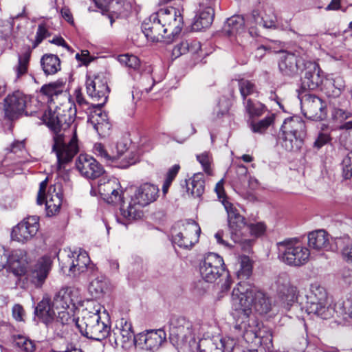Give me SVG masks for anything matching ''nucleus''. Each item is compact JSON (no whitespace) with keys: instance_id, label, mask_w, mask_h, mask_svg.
<instances>
[{"instance_id":"obj_60","label":"nucleus","mask_w":352,"mask_h":352,"mask_svg":"<svg viewBox=\"0 0 352 352\" xmlns=\"http://www.w3.org/2000/svg\"><path fill=\"white\" fill-rule=\"evenodd\" d=\"M9 252V250H6L4 247L0 246V271L4 269L8 270Z\"/></svg>"},{"instance_id":"obj_40","label":"nucleus","mask_w":352,"mask_h":352,"mask_svg":"<svg viewBox=\"0 0 352 352\" xmlns=\"http://www.w3.org/2000/svg\"><path fill=\"white\" fill-rule=\"evenodd\" d=\"M334 312L344 320H352V292L344 300L339 301L335 305Z\"/></svg>"},{"instance_id":"obj_13","label":"nucleus","mask_w":352,"mask_h":352,"mask_svg":"<svg viewBox=\"0 0 352 352\" xmlns=\"http://www.w3.org/2000/svg\"><path fill=\"white\" fill-rule=\"evenodd\" d=\"M199 270L205 281L214 283L225 273L223 259L217 254L208 253L200 261Z\"/></svg>"},{"instance_id":"obj_58","label":"nucleus","mask_w":352,"mask_h":352,"mask_svg":"<svg viewBox=\"0 0 352 352\" xmlns=\"http://www.w3.org/2000/svg\"><path fill=\"white\" fill-rule=\"evenodd\" d=\"M333 118L340 122H342L352 116L351 112L340 108H335L332 113Z\"/></svg>"},{"instance_id":"obj_64","label":"nucleus","mask_w":352,"mask_h":352,"mask_svg":"<svg viewBox=\"0 0 352 352\" xmlns=\"http://www.w3.org/2000/svg\"><path fill=\"white\" fill-rule=\"evenodd\" d=\"M76 58L85 65H87L91 61L89 52L87 50L82 51L81 54H76Z\"/></svg>"},{"instance_id":"obj_46","label":"nucleus","mask_w":352,"mask_h":352,"mask_svg":"<svg viewBox=\"0 0 352 352\" xmlns=\"http://www.w3.org/2000/svg\"><path fill=\"white\" fill-rule=\"evenodd\" d=\"M25 8L24 7L21 13L12 16L10 20L3 21L0 25V36L2 39L8 41L12 36V29L14 26V20L25 16Z\"/></svg>"},{"instance_id":"obj_29","label":"nucleus","mask_w":352,"mask_h":352,"mask_svg":"<svg viewBox=\"0 0 352 352\" xmlns=\"http://www.w3.org/2000/svg\"><path fill=\"white\" fill-rule=\"evenodd\" d=\"M304 61L292 53H284L279 61L278 67L280 72L287 76H290L298 70L303 69Z\"/></svg>"},{"instance_id":"obj_61","label":"nucleus","mask_w":352,"mask_h":352,"mask_svg":"<svg viewBox=\"0 0 352 352\" xmlns=\"http://www.w3.org/2000/svg\"><path fill=\"white\" fill-rule=\"evenodd\" d=\"M25 311L23 307L19 304H16L12 307V316L17 321H23Z\"/></svg>"},{"instance_id":"obj_39","label":"nucleus","mask_w":352,"mask_h":352,"mask_svg":"<svg viewBox=\"0 0 352 352\" xmlns=\"http://www.w3.org/2000/svg\"><path fill=\"white\" fill-rule=\"evenodd\" d=\"M244 30V19L241 16H233L228 19L224 25V31L229 35L241 34Z\"/></svg>"},{"instance_id":"obj_42","label":"nucleus","mask_w":352,"mask_h":352,"mask_svg":"<svg viewBox=\"0 0 352 352\" xmlns=\"http://www.w3.org/2000/svg\"><path fill=\"white\" fill-rule=\"evenodd\" d=\"M275 114L269 113L263 119L258 121H252L250 123V128L254 133L263 134L267 129L274 124Z\"/></svg>"},{"instance_id":"obj_27","label":"nucleus","mask_w":352,"mask_h":352,"mask_svg":"<svg viewBox=\"0 0 352 352\" xmlns=\"http://www.w3.org/2000/svg\"><path fill=\"white\" fill-rule=\"evenodd\" d=\"M150 204L148 199H121V215L129 220L140 219L143 216V208Z\"/></svg>"},{"instance_id":"obj_22","label":"nucleus","mask_w":352,"mask_h":352,"mask_svg":"<svg viewBox=\"0 0 352 352\" xmlns=\"http://www.w3.org/2000/svg\"><path fill=\"white\" fill-rule=\"evenodd\" d=\"M134 337L135 336H134L131 323L124 318L117 321L116 327L110 334V339L113 338L115 344L122 347L134 344Z\"/></svg>"},{"instance_id":"obj_10","label":"nucleus","mask_w":352,"mask_h":352,"mask_svg":"<svg viewBox=\"0 0 352 352\" xmlns=\"http://www.w3.org/2000/svg\"><path fill=\"white\" fill-rule=\"evenodd\" d=\"M86 319V322L76 325L82 335L95 340H102L110 336V326L105 311L100 318L93 316V318L87 317Z\"/></svg>"},{"instance_id":"obj_43","label":"nucleus","mask_w":352,"mask_h":352,"mask_svg":"<svg viewBox=\"0 0 352 352\" xmlns=\"http://www.w3.org/2000/svg\"><path fill=\"white\" fill-rule=\"evenodd\" d=\"M30 278L31 282L37 287H41L44 283V258L41 257L31 270Z\"/></svg>"},{"instance_id":"obj_9","label":"nucleus","mask_w":352,"mask_h":352,"mask_svg":"<svg viewBox=\"0 0 352 352\" xmlns=\"http://www.w3.org/2000/svg\"><path fill=\"white\" fill-rule=\"evenodd\" d=\"M201 228L193 220L177 223L172 229L174 244L179 248L190 250L199 241Z\"/></svg>"},{"instance_id":"obj_49","label":"nucleus","mask_w":352,"mask_h":352,"mask_svg":"<svg viewBox=\"0 0 352 352\" xmlns=\"http://www.w3.org/2000/svg\"><path fill=\"white\" fill-rule=\"evenodd\" d=\"M196 159L201 164L204 173L209 175H213L212 168L211 165L212 163V156L208 151H204L196 155Z\"/></svg>"},{"instance_id":"obj_57","label":"nucleus","mask_w":352,"mask_h":352,"mask_svg":"<svg viewBox=\"0 0 352 352\" xmlns=\"http://www.w3.org/2000/svg\"><path fill=\"white\" fill-rule=\"evenodd\" d=\"M333 86L334 87V89L332 91L333 96H339L345 87V82L343 78L338 76L333 78Z\"/></svg>"},{"instance_id":"obj_23","label":"nucleus","mask_w":352,"mask_h":352,"mask_svg":"<svg viewBox=\"0 0 352 352\" xmlns=\"http://www.w3.org/2000/svg\"><path fill=\"white\" fill-rule=\"evenodd\" d=\"M331 241V236L322 229L314 230L307 234L309 249L318 253L333 250Z\"/></svg>"},{"instance_id":"obj_11","label":"nucleus","mask_w":352,"mask_h":352,"mask_svg":"<svg viewBox=\"0 0 352 352\" xmlns=\"http://www.w3.org/2000/svg\"><path fill=\"white\" fill-rule=\"evenodd\" d=\"M59 260L60 272L69 277H76L85 272L90 262L87 253L81 250L62 256Z\"/></svg>"},{"instance_id":"obj_1","label":"nucleus","mask_w":352,"mask_h":352,"mask_svg":"<svg viewBox=\"0 0 352 352\" xmlns=\"http://www.w3.org/2000/svg\"><path fill=\"white\" fill-rule=\"evenodd\" d=\"M231 305L235 328L242 331L244 339L249 342L260 337V324L252 310L259 314L271 310L272 302L265 294L247 283H239L232 290Z\"/></svg>"},{"instance_id":"obj_63","label":"nucleus","mask_w":352,"mask_h":352,"mask_svg":"<svg viewBox=\"0 0 352 352\" xmlns=\"http://www.w3.org/2000/svg\"><path fill=\"white\" fill-rule=\"evenodd\" d=\"M180 167L179 165L175 164L168 169L165 181L172 183L178 174Z\"/></svg>"},{"instance_id":"obj_21","label":"nucleus","mask_w":352,"mask_h":352,"mask_svg":"<svg viewBox=\"0 0 352 352\" xmlns=\"http://www.w3.org/2000/svg\"><path fill=\"white\" fill-rule=\"evenodd\" d=\"M76 169L80 175L89 179H95L104 173V169L96 159L88 155L80 154L76 161Z\"/></svg>"},{"instance_id":"obj_38","label":"nucleus","mask_w":352,"mask_h":352,"mask_svg":"<svg viewBox=\"0 0 352 352\" xmlns=\"http://www.w3.org/2000/svg\"><path fill=\"white\" fill-rule=\"evenodd\" d=\"M160 189L154 184L146 182L136 187L135 190V198H157L159 197Z\"/></svg>"},{"instance_id":"obj_56","label":"nucleus","mask_w":352,"mask_h":352,"mask_svg":"<svg viewBox=\"0 0 352 352\" xmlns=\"http://www.w3.org/2000/svg\"><path fill=\"white\" fill-rule=\"evenodd\" d=\"M248 228L251 235L256 237L263 235L266 230V226L263 222L251 223L248 226Z\"/></svg>"},{"instance_id":"obj_47","label":"nucleus","mask_w":352,"mask_h":352,"mask_svg":"<svg viewBox=\"0 0 352 352\" xmlns=\"http://www.w3.org/2000/svg\"><path fill=\"white\" fill-rule=\"evenodd\" d=\"M30 57V52H25L23 55L19 56L18 63L14 67V71L16 74L15 80H19L27 74Z\"/></svg>"},{"instance_id":"obj_5","label":"nucleus","mask_w":352,"mask_h":352,"mask_svg":"<svg viewBox=\"0 0 352 352\" xmlns=\"http://www.w3.org/2000/svg\"><path fill=\"white\" fill-rule=\"evenodd\" d=\"M232 200L221 199V204L228 214L230 237L234 242L241 244L242 248L247 250L251 246L252 241L244 237L246 222L245 218L239 212V205Z\"/></svg>"},{"instance_id":"obj_2","label":"nucleus","mask_w":352,"mask_h":352,"mask_svg":"<svg viewBox=\"0 0 352 352\" xmlns=\"http://www.w3.org/2000/svg\"><path fill=\"white\" fill-rule=\"evenodd\" d=\"M45 125L49 128L52 135V153H55L59 168L72 161L78 152V139L76 127L67 129L62 120L54 112L50 113Z\"/></svg>"},{"instance_id":"obj_36","label":"nucleus","mask_w":352,"mask_h":352,"mask_svg":"<svg viewBox=\"0 0 352 352\" xmlns=\"http://www.w3.org/2000/svg\"><path fill=\"white\" fill-rule=\"evenodd\" d=\"M199 352H224V342L219 338L204 339L199 341Z\"/></svg>"},{"instance_id":"obj_33","label":"nucleus","mask_w":352,"mask_h":352,"mask_svg":"<svg viewBox=\"0 0 352 352\" xmlns=\"http://www.w3.org/2000/svg\"><path fill=\"white\" fill-rule=\"evenodd\" d=\"M187 193L188 196L195 198L201 197L205 190V180L202 173H195L186 182Z\"/></svg>"},{"instance_id":"obj_50","label":"nucleus","mask_w":352,"mask_h":352,"mask_svg":"<svg viewBox=\"0 0 352 352\" xmlns=\"http://www.w3.org/2000/svg\"><path fill=\"white\" fill-rule=\"evenodd\" d=\"M239 88L243 102L248 99L246 98L254 93H256V87L254 83L249 80L241 79L239 80Z\"/></svg>"},{"instance_id":"obj_48","label":"nucleus","mask_w":352,"mask_h":352,"mask_svg":"<svg viewBox=\"0 0 352 352\" xmlns=\"http://www.w3.org/2000/svg\"><path fill=\"white\" fill-rule=\"evenodd\" d=\"M60 69V60L58 56L45 54V76L55 74Z\"/></svg>"},{"instance_id":"obj_18","label":"nucleus","mask_w":352,"mask_h":352,"mask_svg":"<svg viewBox=\"0 0 352 352\" xmlns=\"http://www.w3.org/2000/svg\"><path fill=\"white\" fill-rule=\"evenodd\" d=\"M301 108L304 116L309 120L320 121L326 118V105L321 98L315 95L303 96L301 99Z\"/></svg>"},{"instance_id":"obj_6","label":"nucleus","mask_w":352,"mask_h":352,"mask_svg":"<svg viewBox=\"0 0 352 352\" xmlns=\"http://www.w3.org/2000/svg\"><path fill=\"white\" fill-rule=\"evenodd\" d=\"M32 105L41 106L38 98H30L20 91H14L4 100V111L6 116L11 120L18 118L23 113L26 116L32 115L36 109H32Z\"/></svg>"},{"instance_id":"obj_3","label":"nucleus","mask_w":352,"mask_h":352,"mask_svg":"<svg viewBox=\"0 0 352 352\" xmlns=\"http://www.w3.org/2000/svg\"><path fill=\"white\" fill-rule=\"evenodd\" d=\"M80 302V292L74 287L65 286L55 294L52 302L45 300V324L56 321L62 324L72 320L76 304Z\"/></svg>"},{"instance_id":"obj_45","label":"nucleus","mask_w":352,"mask_h":352,"mask_svg":"<svg viewBox=\"0 0 352 352\" xmlns=\"http://www.w3.org/2000/svg\"><path fill=\"white\" fill-rule=\"evenodd\" d=\"M106 118L107 116L105 114L102 115L100 113L96 116H92L89 120L94 129L100 135H105L111 129V124Z\"/></svg>"},{"instance_id":"obj_52","label":"nucleus","mask_w":352,"mask_h":352,"mask_svg":"<svg viewBox=\"0 0 352 352\" xmlns=\"http://www.w3.org/2000/svg\"><path fill=\"white\" fill-rule=\"evenodd\" d=\"M118 61L127 67L137 69L140 65L139 58L132 54H122L118 56Z\"/></svg>"},{"instance_id":"obj_51","label":"nucleus","mask_w":352,"mask_h":352,"mask_svg":"<svg viewBox=\"0 0 352 352\" xmlns=\"http://www.w3.org/2000/svg\"><path fill=\"white\" fill-rule=\"evenodd\" d=\"M13 340L15 344L27 352H32L34 350V344L32 340L21 335H14Z\"/></svg>"},{"instance_id":"obj_44","label":"nucleus","mask_w":352,"mask_h":352,"mask_svg":"<svg viewBox=\"0 0 352 352\" xmlns=\"http://www.w3.org/2000/svg\"><path fill=\"white\" fill-rule=\"evenodd\" d=\"M108 288V282L102 276L96 277L93 279L89 285V292L94 298H100L107 291Z\"/></svg>"},{"instance_id":"obj_59","label":"nucleus","mask_w":352,"mask_h":352,"mask_svg":"<svg viewBox=\"0 0 352 352\" xmlns=\"http://www.w3.org/2000/svg\"><path fill=\"white\" fill-rule=\"evenodd\" d=\"M190 41H183L179 44L175 46L173 54L176 56L184 54L189 51Z\"/></svg>"},{"instance_id":"obj_26","label":"nucleus","mask_w":352,"mask_h":352,"mask_svg":"<svg viewBox=\"0 0 352 352\" xmlns=\"http://www.w3.org/2000/svg\"><path fill=\"white\" fill-rule=\"evenodd\" d=\"M303 69H305V72L302 78L301 88L304 90H314L318 88L323 80L319 66L316 63L307 61L304 64Z\"/></svg>"},{"instance_id":"obj_25","label":"nucleus","mask_w":352,"mask_h":352,"mask_svg":"<svg viewBox=\"0 0 352 352\" xmlns=\"http://www.w3.org/2000/svg\"><path fill=\"white\" fill-rule=\"evenodd\" d=\"M28 264L29 258L25 250L16 249L9 252L7 272L16 276H21L25 274Z\"/></svg>"},{"instance_id":"obj_24","label":"nucleus","mask_w":352,"mask_h":352,"mask_svg":"<svg viewBox=\"0 0 352 352\" xmlns=\"http://www.w3.org/2000/svg\"><path fill=\"white\" fill-rule=\"evenodd\" d=\"M276 290L285 304L286 309H289L298 297V289L292 284L287 274H281L276 280Z\"/></svg>"},{"instance_id":"obj_30","label":"nucleus","mask_w":352,"mask_h":352,"mask_svg":"<svg viewBox=\"0 0 352 352\" xmlns=\"http://www.w3.org/2000/svg\"><path fill=\"white\" fill-rule=\"evenodd\" d=\"M82 305L84 308L81 311V318H78L77 319L72 318V320L76 325L79 322H86L87 317L93 318V316L97 318L103 316V314H102L100 312L102 307L101 305L96 300H87L84 301Z\"/></svg>"},{"instance_id":"obj_53","label":"nucleus","mask_w":352,"mask_h":352,"mask_svg":"<svg viewBox=\"0 0 352 352\" xmlns=\"http://www.w3.org/2000/svg\"><path fill=\"white\" fill-rule=\"evenodd\" d=\"M61 206V199H45V214L48 217L58 212Z\"/></svg>"},{"instance_id":"obj_7","label":"nucleus","mask_w":352,"mask_h":352,"mask_svg":"<svg viewBox=\"0 0 352 352\" xmlns=\"http://www.w3.org/2000/svg\"><path fill=\"white\" fill-rule=\"evenodd\" d=\"M283 146L287 151H298L302 145L305 124L298 116L287 118L282 126Z\"/></svg>"},{"instance_id":"obj_41","label":"nucleus","mask_w":352,"mask_h":352,"mask_svg":"<svg viewBox=\"0 0 352 352\" xmlns=\"http://www.w3.org/2000/svg\"><path fill=\"white\" fill-rule=\"evenodd\" d=\"M243 104L245 110L250 118L260 117L267 111L266 106L258 100L248 99Z\"/></svg>"},{"instance_id":"obj_55","label":"nucleus","mask_w":352,"mask_h":352,"mask_svg":"<svg viewBox=\"0 0 352 352\" xmlns=\"http://www.w3.org/2000/svg\"><path fill=\"white\" fill-rule=\"evenodd\" d=\"M345 241L347 243V244L343 248L342 250V254L343 258L347 262L352 263V243L349 242V239L348 237L338 239L336 243H339L340 242Z\"/></svg>"},{"instance_id":"obj_62","label":"nucleus","mask_w":352,"mask_h":352,"mask_svg":"<svg viewBox=\"0 0 352 352\" xmlns=\"http://www.w3.org/2000/svg\"><path fill=\"white\" fill-rule=\"evenodd\" d=\"M330 140L329 135L327 133H321L318 135L317 139L314 142V146L320 148L326 144Z\"/></svg>"},{"instance_id":"obj_32","label":"nucleus","mask_w":352,"mask_h":352,"mask_svg":"<svg viewBox=\"0 0 352 352\" xmlns=\"http://www.w3.org/2000/svg\"><path fill=\"white\" fill-rule=\"evenodd\" d=\"M214 16V10L212 6H199L195 21L193 24V28L197 30H201L203 28L210 27L213 21Z\"/></svg>"},{"instance_id":"obj_16","label":"nucleus","mask_w":352,"mask_h":352,"mask_svg":"<svg viewBox=\"0 0 352 352\" xmlns=\"http://www.w3.org/2000/svg\"><path fill=\"white\" fill-rule=\"evenodd\" d=\"M39 217L34 215L24 218L12 228V239L25 243L36 236L40 228Z\"/></svg>"},{"instance_id":"obj_20","label":"nucleus","mask_w":352,"mask_h":352,"mask_svg":"<svg viewBox=\"0 0 352 352\" xmlns=\"http://www.w3.org/2000/svg\"><path fill=\"white\" fill-rule=\"evenodd\" d=\"M142 28L145 36L151 41L170 43L173 40L155 14L144 21Z\"/></svg>"},{"instance_id":"obj_19","label":"nucleus","mask_w":352,"mask_h":352,"mask_svg":"<svg viewBox=\"0 0 352 352\" xmlns=\"http://www.w3.org/2000/svg\"><path fill=\"white\" fill-rule=\"evenodd\" d=\"M87 95L98 104L106 102L109 89L106 78L102 74H97L93 77L88 76L86 80Z\"/></svg>"},{"instance_id":"obj_28","label":"nucleus","mask_w":352,"mask_h":352,"mask_svg":"<svg viewBox=\"0 0 352 352\" xmlns=\"http://www.w3.org/2000/svg\"><path fill=\"white\" fill-rule=\"evenodd\" d=\"M90 193L92 197L100 195L101 197L113 196L121 197L124 195L123 190L117 179H113L106 181L104 178L99 180L97 189H94L92 187Z\"/></svg>"},{"instance_id":"obj_34","label":"nucleus","mask_w":352,"mask_h":352,"mask_svg":"<svg viewBox=\"0 0 352 352\" xmlns=\"http://www.w3.org/2000/svg\"><path fill=\"white\" fill-rule=\"evenodd\" d=\"M252 18L256 25L265 28H275L276 27V16L272 9H267L263 12L254 10Z\"/></svg>"},{"instance_id":"obj_35","label":"nucleus","mask_w":352,"mask_h":352,"mask_svg":"<svg viewBox=\"0 0 352 352\" xmlns=\"http://www.w3.org/2000/svg\"><path fill=\"white\" fill-rule=\"evenodd\" d=\"M64 87L65 83L60 80L45 85V96L47 98L50 112L52 111V103H55L54 100L63 94Z\"/></svg>"},{"instance_id":"obj_31","label":"nucleus","mask_w":352,"mask_h":352,"mask_svg":"<svg viewBox=\"0 0 352 352\" xmlns=\"http://www.w3.org/2000/svg\"><path fill=\"white\" fill-rule=\"evenodd\" d=\"M6 158L15 160L14 165L19 166L28 163V161L23 160L27 155L24 140L14 141L6 148Z\"/></svg>"},{"instance_id":"obj_4","label":"nucleus","mask_w":352,"mask_h":352,"mask_svg":"<svg viewBox=\"0 0 352 352\" xmlns=\"http://www.w3.org/2000/svg\"><path fill=\"white\" fill-rule=\"evenodd\" d=\"M278 258L284 263L294 267L306 264L310 258V250L301 241L289 239L277 243Z\"/></svg>"},{"instance_id":"obj_15","label":"nucleus","mask_w":352,"mask_h":352,"mask_svg":"<svg viewBox=\"0 0 352 352\" xmlns=\"http://www.w3.org/2000/svg\"><path fill=\"white\" fill-rule=\"evenodd\" d=\"M166 332L161 329H151L141 332L134 337L136 347L148 351L154 352L166 342Z\"/></svg>"},{"instance_id":"obj_54","label":"nucleus","mask_w":352,"mask_h":352,"mask_svg":"<svg viewBox=\"0 0 352 352\" xmlns=\"http://www.w3.org/2000/svg\"><path fill=\"white\" fill-rule=\"evenodd\" d=\"M342 174L346 179L352 177V151L342 160Z\"/></svg>"},{"instance_id":"obj_8","label":"nucleus","mask_w":352,"mask_h":352,"mask_svg":"<svg viewBox=\"0 0 352 352\" xmlns=\"http://www.w3.org/2000/svg\"><path fill=\"white\" fill-rule=\"evenodd\" d=\"M306 310L309 314H314L323 319L333 316L334 309L328 306L327 292L318 283H314L310 287L307 295Z\"/></svg>"},{"instance_id":"obj_14","label":"nucleus","mask_w":352,"mask_h":352,"mask_svg":"<svg viewBox=\"0 0 352 352\" xmlns=\"http://www.w3.org/2000/svg\"><path fill=\"white\" fill-rule=\"evenodd\" d=\"M197 331V326L184 316H173L170 320V338L177 344L184 343L188 339L194 338Z\"/></svg>"},{"instance_id":"obj_12","label":"nucleus","mask_w":352,"mask_h":352,"mask_svg":"<svg viewBox=\"0 0 352 352\" xmlns=\"http://www.w3.org/2000/svg\"><path fill=\"white\" fill-rule=\"evenodd\" d=\"M117 153L109 154L101 143H96L94 153L107 164L121 168H126L135 164V160L130 158L131 154L127 152L126 145L118 143L116 146Z\"/></svg>"},{"instance_id":"obj_17","label":"nucleus","mask_w":352,"mask_h":352,"mask_svg":"<svg viewBox=\"0 0 352 352\" xmlns=\"http://www.w3.org/2000/svg\"><path fill=\"white\" fill-rule=\"evenodd\" d=\"M155 14L173 39L180 33L183 26V17L179 10L173 7L162 8Z\"/></svg>"},{"instance_id":"obj_37","label":"nucleus","mask_w":352,"mask_h":352,"mask_svg":"<svg viewBox=\"0 0 352 352\" xmlns=\"http://www.w3.org/2000/svg\"><path fill=\"white\" fill-rule=\"evenodd\" d=\"M252 262L247 256H241L236 265V274L239 279H248L252 274Z\"/></svg>"}]
</instances>
